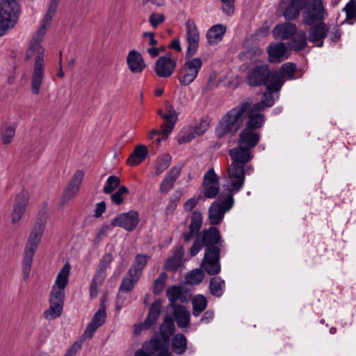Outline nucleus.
Here are the masks:
<instances>
[{"mask_svg": "<svg viewBox=\"0 0 356 356\" xmlns=\"http://www.w3.org/2000/svg\"><path fill=\"white\" fill-rule=\"evenodd\" d=\"M60 0H50L47 10L41 24L33 35L29 47L26 53V59L29 60L35 55L33 73L31 78V92L33 95L40 93L41 85L44 77V49L41 42L46 34L48 27L56 15Z\"/></svg>", "mask_w": 356, "mask_h": 356, "instance_id": "nucleus-1", "label": "nucleus"}, {"mask_svg": "<svg viewBox=\"0 0 356 356\" xmlns=\"http://www.w3.org/2000/svg\"><path fill=\"white\" fill-rule=\"evenodd\" d=\"M228 180L227 189L228 193L224 197V213L229 211L234 204L233 194L240 191L245 182V166L241 164L231 163L227 169Z\"/></svg>", "mask_w": 356, "mask_h": 356, "instance_id": "nucleus-2", "label": "nucleus"}, {"mask_svg": "<svg viewBox=\"0 0 356 356\" xmlns=\"http://www.w3.org/2000/svg\"><path fill=\"white\" fill-rule=\"evenodd\" d=\"M19 13L20 6L17 0L0 1V36L15 26Z\"/></svg>", "mask_w": 356, "mask_h": 356, "instance_id": "nucleus-3", "label": "nucleus"}, {"mask_svg": "<svg viewBox=\"0 0 356 356\" xmlns=\"http://www.w3.org/2000/svg\"><path fill=\"white\" fill-rule=\"evenodd\" d=\"M250 106L251 102H244L226 114L224 118V134L229 132L236 133L241 128L246 111Z\"/></svg>", "mask_w": 356, "mask_h": 356, "instance_id": "nucleus-4", "label": "nucleus"}, {"mask_svg": "<svg viewBox=\"0 0 356 356\" xmlns=\"http://www.w3.org/2000/svg\"><path fill=\"white\" fill-rule=\"evenodd\" d=\"M70 265L65 264L58 273L55 283L52 286L50 302H56L63 304L65 299V289L67 285L70 273Z\"/></svg>", "mask_w": 356, "mask_h": 356, "instance_id": "nucleus-5", "label": "nucleus"}, {"mask_svg": "<svg viewBox=\"0 0 356 356\" xmlns=\"http://www.w3.org/2000/svg\"><path fill=\"white\" fill-rule=\"evenodd\" d=\"M325 10L323 0H309L302 13V20L307 25L323 22Z\"/></svg>", "mask_w": 356, "mask_h": 356, "instance_id": "nucleus-6", "label": "nucleus"}, {"mask_svg": "<svg viewBox=\"0 0 356 356\" xmlns=\"http://www.w3.org/2000/svg\"><path fill=\"white\" fill-rule=\"evenodd\" d=\"M202 65V60L200 58L186 60L178 76L181 85L186 86L191 84L197 78Z\"/></svg>", "mask_w": 356, "mask_h": 356, "instance_id": "nucleus-7", "label": "nucleus"}, {"mask_svg": "<svg viewBox=\"0 0 356 356\" xmlns=\"http://www.w3.org/2000/svg\"><path fill=\"white\" fill-rule=\"evenodd\" d=\"M186 26V40L187 42V50L186 55L191 58L198 50L199 42L200 40V33L195 21L188 19L185 24Z\"/></svg>", "mask_w": 356, "mask_h": 356, "instance_id": "nucleus-8", "label": "nucleus"}, {"mask_svg": "<svg viewBox=\"0 0 356 356\" xmlns=\"http://www.w3.org/2000/svg\"><path fill=\"white\" fill-rule=\"evenodd\" d=\"M218 249L206 250L204 257L201 264L202 268L209 275H216L220 271Z\"/></svg>", "mask_w": 356, "mask_h": 356, "instance_id": "nucleus-9", "label": "nucleus"}, {"mask_svg": "<svg viewBox=\"0 0 356 356\" xmlns=\"http://www.w3.org/2000/svg\"><path fill=\"white\" fill-rule=\"evenodd\" d=\"M204 195L207 198H214L220 191L218 176L213 169L209 170L204 175L202 184Z\"/></svg>", "mask_w": 356, "mask_h": 356, "instance_id": "nucleus-10", "label": "nucleus"}, {"mask_svg": "<svg viewBox=\"0 0 356 356\" xmlns=\"http://www.w3.org/2000/svg\"><path fill=\"white\" fill-rule=\"evenodd\" d=\"M46 220L38 218L35 222L29 234L25 248L37 250L45 230Z\"/></svg>", "mask_w": 356, "mask_h": 356, "instance_id": "nucleus-11", "label": "nucleus"}, {"mask_svg": "<svg viewBox=\"0 0 356 356\" xmlns=\"http://www.w3.org/2000/svg\"><path fill=\"white\" fill-rule=\"evenodd\" d=\"M140 276L136 275L135 270H129L123 277L119 289V293L117 299V307L120 310L124 304V299L122 296V293H129L133 290L135 284L139 280Z\"/></svg>", "mask_w": 356, "mask_h": 356, "instance_id": "nucleus-12", "label": "nucleus"}, {"mask_svg": "<svg viewBox=\"0 0 356 356\" xmlns=\"http://www.w3.org/2000/svg\"><path fill=\"white\" fill-rule=\"evenodd\" d=\"M139 222V214L136 211H129L117 216L112 220L113 226H118L124 228L125 230L133 231Z\"/></svg>", "mask_w": 356, "mask_h": 356, "instance_id": "nucleus-13", "label": "nucleus"}, {"mask_svg": "<svg viewBox=\"0 0 356 356\" xmlns=\"http://www.w3.org/2000/svg\"><path fill=\"white\" fill-rule=\"evenodd\" d=\"M176 65V61L171 58V54H168L159 58L155 63L154 72L159 77L168 78L174 72Z\"/></svg>", "mask_w": 356, "mask_h": 356, "instance_id": "nucleus-14", "label": "nucleus"}, {"mask_svg": "<svg viewBox=\"0 0 356 356\" xmlns=\"http://www.w3.org/2000/svg\"><path fill=\"white\" fill-rule=\"evenodd\" d=\"M167 345L168 343L164 342L160 337L155 336L150 340L145 341L142 346L151 356H168Z\"/></svg>", "mask_w": 356, "mask_h": 356, "instance_id": "nucleus-15", "label": "nucleus"}, {"mask_svg": "<svg viewBox=\"0 0 356 356\" xmlns=\"http://www.w3.org/2000/svg\"><path fill=\"white\" fill-rule=\"evenodd\" d=\"M29 197L26 192H21L15 200L13 209L11 214L12 222H18L24 215L29 204Z\"/></svg>", "mask_w": 356, "mask_h": 356, "instance_id": "nucleus-16", "label": "nucleus"}, {"mask_svg": "<svg viewBox=\"0 0 356 356\" xmlns=\"http://www.w3.org/2000/svg\"><path fill=\"white\" fill-rule=\"evenodd\" d=\"M309 26L310 28L308 30L309 41L315 44L318 47H323V39L327 36L329 31L327 26L324 22Z\"/></svg>", "mask_w": 356, "mask_h": 356, "instance_id": "nucleus-17", "label": "nucleus"}, {"mask_svg": "<svg viewBox=\"0 0 356 356\" xmlns=\"http://www.w3.org/2000/svg\"><path fill=\"white\" fill-rule=\"evenodd\" d=\"M269 76V68L266 65L256 67L250 72L248 79V83L252 86H259L266 85Z\"/></svg>", "mask_w": 356, "mask_h": 356, "instance_id": "nucleus-18", "label": "nucleus"}, {"mask_svg": "<svg viewBox=\"0 0 356 356\" xmlns=\"http://www.w3.org/2000/svg\"><path fill=\"white\" fill-rule=\"evenodd\" d=\"M260 140V134L257 131L243 129L238 136L237 140L238 145H242L249 149L257 146Z\"/></svg>", "mask_w": 356, "mask_h": 356, "instance_id": "nucleus-19", "label": "nucleus"}, {"mask_svg": "<svg viewBox=\"0 0 356 356\" xmlns=\"http://www.w3.org/2000/svg\"><path fill=\"white\" fill-rule=\"evenodd\" d=\"M229 154L232 160V163L241 164L243 166H245L253 158L251 150L242 145L231 149Z\"/></svg>", "mask_w": 356, "mask_h": 356, "instance_id": "nucleus-20", "label": "nucleus"}, {"mask_svg": "<svg viewBox=\"0 0 356 356\" xmlns=\"http://www.w3.org/2000/svg\"><path fill=\"white\" fill-rule=\"evenodd\" d=\"M127 63L132 73H140L146 67V64L140 53L131 50L127 57Z\"/></svg>", "mask_w": 356, "mask_h": 356, "instance_id": "nucleus-21", "label": "nucleus"}, {"mask_svg": "<svg viewBox=\"0 0 356 356\" xmlns=\"http://www.w3.org/2000/svg\"><path fill=\"white\" fill-rule=\"evenodd\" d=\"M287 6L283 13L287 20L296 19L302 9L306 7L309 0H286Z\"/></svg>", "mask_w": 356, "mask_h": 356, "instance_id": "nucleus-22", "label": "nucleus"}, {"mask_svg": "<svg viewBox=\"0 0 356 356\" xmlns=\"http://www.w3.org/2000/svg\"><path fill=\"white\" fill-rule=\"evenodd\" d=\"M198 237L200 238L202 243L207 247V250L218 249L215 245L220 241V235L217 228L211 227L205 229Z\"/></svg>", "mask_w": 356, "mask_h": 356, "instance_id": "nucleus-23", "label": "nucleus"}, {"mask_svg": "<svg viewBox=\"0 0 356 356\" xmlns=\"http://www.w3.org/2000/svg\"><path fill=\"white\" fill-rule=\"evenodd\" d=\"M106 317V311L104 309H99L89 323L83 337L84 339H91L97 329L104 324Z\"/></svg>", "mask_w": 356, "mask_h": 356, "instance_id": "nucleus-24", "label": "nucleus"}, {"mask_svg": "<svg viewBox=\"0 0 356 356\" xmlns=\"http://www.w3.org/2000/svg\"><path fill=\"white\" fill-rule=\"evenodd\" d=\"M181 175L180 167H173L167 173L160 185L161 193H167L173 188L175 183Z\"/></svg>", "mask_w": 356, "mask_h": 356, "instance_id": "nucleus-25", "label": "nucleus"}, {"mask_svg": "<svg viewBox=\"0 0 356 356\" xmlns=\"http://www.w3.org/2000/svg\"><path fill=\"white\" fill-rule=\"evenodd\" d=\"M297 31L294 24L284 22L277 25L273 30V36L276 39L286 40L293 35Z\"/></svg>", "mask_w": 356, "mask_h": 356, "instance_id": "nucleus-26", "label": "nucleus"}, {"mask_svg": "<svg viewBox=\"0 0 356 356\" xmlns=\"http://www.w3.org/2000/svg\"><path fill=\"white\" fill-rule=\"evenodd\" d=\"M287 47L283 42L270 44L268 48L269 60L271 63L280 62L286 58Z\"/></svg>", "mask_w": 356, "mask_h": 356, "instance_id": "nucleus-27", "label": "nucleus"}, {"mask_svg": "<svg viewBox=\"0 0 356 356\" xmlns=\"http://www.w3.org/2000/svg\"><path fill=\"white\" fill-rule=\"evenodd\" d=\"M202 224V213L199 211L193 212L191 217V222L189 226L188 233L184 234V238L186 241H191L200 231Z\"/></svg>", "mask_w": 356, "mask_h": 356, "instance_id": "nucleus-28", "label": "nucleus"}, {"mask_svg": "<svg viewBox=\"0 0 356 356\" xmlns=\"http://www.w3.org/2000/svg\"><path fill=\"white\" fill-rule=\"evenodd\" d=\"M190 312L182 305H174L173 316L179 327H186L190 323Z\"/></svg>", "mask_w": 356, "mask_h": 356, "instance_id": "nucleus-29", "label": "nucleus"}, {"mask_svg": "<svg viewBox=\"0 0 356 356\" xmlns=\"http://www.w3.org/2000/svg\"><path fill=\"white\" fill-rule=\"evenodd\" d=\"M284 80L283 76L277 71L269 70V76H268V81L266 82V86L269 92H278L283 83Z\"/></svg>", "mask_w": 356, "mask_h": 356, "instance_id": "nucleus-30", "label": "nucleus"}, {"mask_svg": "<svg viewBox=\"0 0 356 356\" xmlns=\"http://www.w3.org/2000/svg\"><path fill=\"white\" fill-rule=\"evenodd\" d=\"M17 124L15 122H4L0 130L1 140L3 145L10 144L15 136Z\"/></svg>", "mask_w": 356, "mask_h": 356, "instance_id": "nucleus-31", "label": "nucleus"}, {"mask_svg": "<svg viewBox=\"0 0 356 356\" xmlns=\"http://www.w3.org/2000/svg\"><path fill=\"white\" fill-rule=\"evenodd\" d=\"M161 306L162 302L159 299L151 304L148 316L144 322L145 329L149 328L156 321L161 314Z\"/></svg>", "mask_w": 356, "mask_h": 356, "instance_id": "nucleus-32", "label": "nucleus"}, {"mask_svg": "<svg viewBox=\"0 0 356 356\" xmlns=\"http://www.w3.org/2000/svg\"><path fill=\"white\" fill-rule=\"evenodd\" d=\"M184 257V250L181 246H179L175 250L173 255L167 259L165 264V268L168 270L175 271L182 264Z\"/></svg>", "mask_w": 356, "mask_h": 356, "instance_id": "nucleus-33", "label": "nucleus"}, {"mask_svg": "<svg viewBox=\"0 0 356 356\" xmlns=\"http://www.w3.org/2000/svg\"><path fill=\"white\" fill-rule=\"evenodd\" d=\"M222 218V200L213 202L209 209V220L211 225H218Z\"/></svg>", "mask_w": 356, "mask_h": 356, "instance_id": "nucleus-34", "label": "nucleus"}, {"mask_svg": "<svg viewBox=\"0 0 356 356\" xmlns=\"http://www.w3.org/2000/svg\"><path fill=\"white\" fill-rule=\"evenodd\" d=\"M147 153L148 151L146 146L142 145H137L127 159V163L132 166L138 165L145 160Z\"/></svg>", "mask_w": 356, "mask_h": 356, "instance_id": "nucleus-35", "label": "nucleus"}, {"mask_svg": "<svg viewBox=\"0 0 356 356\" xmlns=\"http://www.w3.org/2000/svg\"><path fill=\"white\" fill-rule=\"evenodd\" d=\"M245 116H247L248 119L245 122V129L257 131L263 126L264 122V115L253 111L246 113Z\"/></svg>", "mask_w": 356, "mask_h": 356, "instance_id": "nucleus-36", "label": "nucleus"}, {"mask_svg": "<svg viewBox=\"0 0 356 356\" xmlns=\"http://www.w3.org/2000/svg\"><path fill=\"white\" fill-rule=\"evenodd\" d=\"M106 276V272H103L102 270L97 269L95 275L92 279L90 286V296L91 298H94L98 295L99 289L103 284Z\"/></svg>", "mask_w": 356, "mask_h": 356, "instance_id": "nucleus-37", "label": "nucleus"}, {"mask_svg": "<svg viewBox=\"0 0 356 356\" xmlns=\"http://www.w3.org/2000/svg\"><path fill=\"white\" fill-rule=\"evenodd\" d=\"M175 330V326L173 320L170 317H167L160 327V335L158 336L168 344L170 337L174 334Z\"/></svg>", "mask_w": 356, "mask_h": 356, "instance_id": "nucleus-38", "label": "nucleus"}, {"mask_svg": "<svg viewBox=\"0 0 356 356\" xmlns=\"http://www.w3.org/2000/svg\"><path fill=\"white\" fill-rule=\"evenodd\" d=\"M207 40L210 45H216L222 38V24H218L211 26L206 34Z\"/></svg>", "mask_w": 356, "mask_h": 356, "instance_id": "nucleus-39", "label": "nucleus"}, {"mask_svg": "<svg viewBox=\"0 0 356 356\" xmlns=\"http://www.w3.org/2000/svg\"><path fill=\"white\" fill-rule=\"evenodd\" d=\"M35 252V250L24 248V258L22 261V272L25 280H27L29 277L33 259Z\"/></svg>", "mask_w": 356, "mask_h": 356, "instance_id": "nucleus-40", "label": "nucleus"}, {"mask_svg": "<svg viewBox=\"0 0 356 356\" xmlns=\"http://www.w3.org/2000/svg\"><path fill=\"white\" fill-rule=\"evenodd\" d=\"M192 305L193 315L198 316L207 308V300L205 296L202 294L195 295L192 299Z\"/></svg>", "mask_w": 356, "mask_h": 356, "instance_id": "nucleus-41", "label": "nucleus"}, {"mask_svg": "<svg viewBox=\"0 0 356 356\" xmlns=\"http://www.w3.org/2000/svg\"><path fill=\"white\" fill-rule=\"evenodd\" d=\"M186 346L187 339L186 337L181 333L175 334L172 340V350L177 354L181 355L186 351Z\"/></svg>", "mask_w": 356, "mask_h": 356, "instance_id": "nucleus-42", "label": "nucleus"}, {"mask_svg": "<svg viewBox=\"0 0 356 356\" xmlns=\"http://www.w3.org/2000/svg\"><path fill=\"white\" fill-rule=\"evenodd\" d=\"M166 296L172 306L179 300L186 302V299L183 297L182 288L179 286H171L166 291Z\"/></svg>", "mask_w": 356, "mask_h": 356, "instance_id": "nucleus-43", "label": "nucleus"}, {"mask_svg": "<svg viewBox=\"0 0 356 356\" xmlns=\"http://www.w3.org/2000/svg\"><path fill=\"white\" fill-rule=\"evenodd\" d=\"M63 304L50 302L49 308L44 312V317L47 320H53L60 316L63 312Z\"/></svg>", "mask_w": 356, "mask_h": 356, "instance_id": "nucleus-44", "label": "nucleus"}, {"mask_svg": "<svg viewBox=\"0 0 356 356\" xmlns=\"http://www.w3.org/2000/svg\"><path fill=\"white\" fill-rule=\"evenodd\" d=\"M293 38L291 47L295 51H300L307 46V36L304 31H296Z\"/></svg>", "mask_w": 356, "mask_h": 356, "instance_id": "nucleus-45", "label": "nucleus"}, {"mask_svg": "<svg viewBox=\"0 0 356 356\" xmlns=\"http://www.w3.org/2000/svg\"><path fill=\"white\" fill-rule=\"evenodd\" d=\"M170 157L169 155H165L159 158L156 161V165L152 172L154 176L160 175L164 170H165L170 164Z\"/></svg>", "mask_w": 356, "mask_h": 356, "instance_id": "nucleus-46", "label": "nucleus"}, {"mask_svg": "<svg viewBox=\"0 0 356 356\" xmlns=\"http://www.w3.org/2000/svg\"><path fill=\"white\" fill-rule=\"evenodd\" d=\"M148 258L146 255L137 254L134 264L129 270H135L136 275L140 277L142 271L147 263Z\"/></svg>", "mask_w": 356, "mask_h": 356, "instance_id": "nucleus-47", "label": "nucleus"}, {"mask_svg": "<svg viewBox=\"0 0 356 356\" xmlns=\"http://www.w3.org/2000/svg\"><path fill=\"white\" fill-rule=\"evenodd\" d=\"M204 277L202 269L196 268L192 270L186 277V282L192 285L200 284Z\"/></svg>", "mask_w": 356, "mask_h": 356, "instance_id": "nucleus-48", "label": "nucleus"}, {"mask_svg": "<svg viewBox=\"0 0 356 356\" xmlns=\"http://www.w3.org/2000/svg\"><path fill=\"white\" fill-rule=\"evenodd\" d=\"M296 71V65L292 63H284L282 65L280 73L283 76V79H292Z\"/></svg>", "mask_w": 356, "mask_h": 356, "instance_id": "nucleus-49", "label": "nucleus"}, {"mask_svg": "<svg viewBox=\"0 0 356 356\" xmlns=\"http://www.w3.org/2000/svg\"><path fill=\"white\" fill-rule=\"evenodd\" d=\"M120 179L117 176H110L106 181V184L103 188L105 193L109 194L114 191V190L120 186Z\"/></svg>", "mask_w": 356, "mask_h": 356, "instance_id": "nucleus-50", "label": "nucleus"}, {"mask_svg": "<svg viewBox=\"0 0 356 356\" xmlns=\"http://www.w3.org/2000/svg\"><path fill=\"white\" fill-rule=\"evenodd\" d=\"M79 191V189L73 188L72 186H70V185L67 184L62 195V204H65L72 200H73L76 196Z\"/></svg>", "mask_w": 356, "mask_h": 356, "instance_id": "nucleus-51", "label": "nucleus"}, {"mask_svg": "<svg viewBox=\"0 0 356 356\" xmlns=\"http://www.w3.org/2000/svg\"><path fill=\"white\" fill-rule=\"evenodd\" d=\"M129 193L128 188L124 186L119 187L118 190L111 196L112 202L118 205L121 204L124 201V196Z\"/></svg>", "mask_w": 356, "mask_h": 356, "instance_id": "nucleus-52", "label": "nucleus"}, {"mask_svg": "<svg viewBox=\"0 0 356 356\" xmlns=\"http://www.w3.org/2000/svg\"><path fill=\"white\" fill-rule=\"evenodd\" d=\"M210 291L213 296L220 297L222 295V281L220 277H213L210 281Z\"/></svg>", "mask_w": 356, "mask_h": 356, "instance_id": "nucleus-53", "label": "nucleus"}, {"mask_svg": "<svg viewBox=\"0 0 356 356\" xmlns=\"http://www.w3.org/2000/svg\"><path fill=\"white\" fill-rule=\"evenodd\" d=\"M167 277L168 275L165 273H161L159 277L154 281L153 285V292L155 294H159L163 291L164 286H165Z\"/></svg>", "mask_w": 356, "mask_h": 356, "instance_id": "nucleus-54", "label": "nucleus"}, {"mask_svg": "<svg viewBox=\"0 0 356 356\" xmlns=\"http://www.w3.org/2000/svg\"><path fill=\"white\" fill-rule=\"evenodd\" d=\"M84 177V172L83 170H79L75 172L74 175L70 179L68 185L80 190L82 181Z\"/></svg>", "mask_w": 356, "mask_h": 356, "instance_id": "nucleus-55", "label": "nucleus"}, {"mask_svg": "<svg viewBox=\"0 0 356 356\" xmlns=\"http://www.w3.org/2000/svg\"><path fill=\"white\" fill-rule=\"evenodd\" d=\"M346 14V19L348 20L356 18V3L354 0L350 1L344 8Z\"/></svg>", "mask_w": 356, "mask_h": 356, "instance_id": "nucleus-56", "label": "nucleus"}, {"mask_svg": "<svg viewBox=\"0 0 356 356\" xmlns=\"http://www.w3.org/2000/svg\"><path fill=\"white\" fill-rule=\"evenodd\" d=\"M195 137V133H194L193 130L182 131L178 137V143L179 144L187 143L191 141Z\"/></svg>", "mask_w": 356, "mask_h": 356, "instance_id": "nucleus-57", "label": "nucleus"}, {"mask_svg": "<svg viewBox=\"0 0 356 356\" xmlns=\"http://www.w3.org/2000/svg\"><path fill=\"white\" fill-rule=\"evenodd\" d=\"M113 259V258L111 254L107 253L104 254L99 261L97 269L106 273V269L111 264Z\"/></svg>", "mask_w": 356, "mask_h": 356, "instance_id": "nucleus-58", "label": "nucleus"}, {"mask_svg": "<svg viewBox=\"0 0 356 356\" xmlns=\"http://www.w3.org/2000/svg\"><path fill=\"white\" fill-rule=\"evenodd\" d=\"M208 127V121L207 120H202L192 130L195 133L197 137L202 135L207 130Z\"/></svg>", "mask_w": 356, "mask_h": 356, "instance_id": "nucleus-59", "label": "nucleus"}, {"mask_svg": "<svg viewBox=\"0 0 356 356\" xmlns=\"http://www.w3.org/2000/svg\"><path fill=\"white\" fill-rule=\"evenodd\" d=\"M235 0H224V14L232 16L235 11Z\"/></svg>", "mask_w": 356, "mask_h": 356, "instance_id": "nucleus-60", "label": "nucleus"}, {"mask_svg": "<svg viewBox=\"0 0 356 356\" xmlns=\"http://www.w3.org/2000/svg\"><path fill=\"white\" fill-rule=\"evenodd\" d=\"M164 19L163 14L152 13L149 17V22L154 28H156L164 21Z\"/></svg>", "mask_w": 356, "mask_h": 356, "instance_id": "nucleus-61", "label": "nucleus"}, {"mask_svg": "<svg viewBox=\"0 0 356 356\" xmlns=\"http://www.w3.org/2000/svg\"><path fill=\"white\" fill-rule=\"evenodd\" d=\"M261 53V51L259 49L254 47L241 54L240 58L243 60L245 59H252V55H259Z\"/></svg>", "mask_w": 356, "mask_h": 356, "instance_id": "nucleus-62", "label": "nucleus"}, {"mask_svg": "<svg viewBox=\"0 0 356 356\" xmlns=\"http://www.w3.org/2000/svg\"><path fill=\"white\" fill-rule=\"evenodd\" d=\"M161 116L165 120L166 123L175 124L177 121V115L174 111L169 110L165 114L159 112Z\"/></svg>", "mask_w": 356, "mask_h": 356, "instance_id": "nucleus-63", "label": "nucleus"}, {"mask_svg": "<svg viewBox=\"0 0 356 356\" xmlns=\"http://www.w3.org/2000/svg\"><path fill=\"white\" fill-rule=\"evenodd\" d=\"M204 245L198 236L196 238L193 245L191 248L190 253L192 257L196 255Z\"/></svg>", "mask_w": 356, "mask_h": 356, "instance_id": "nucleus-64", "label": "nucleus"}]
</instances>
